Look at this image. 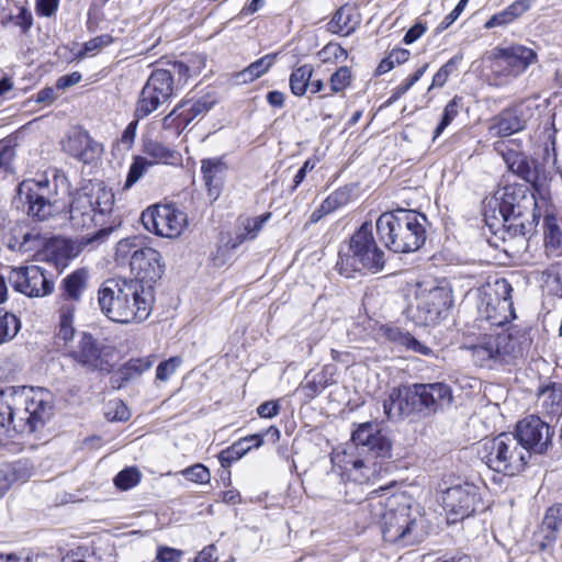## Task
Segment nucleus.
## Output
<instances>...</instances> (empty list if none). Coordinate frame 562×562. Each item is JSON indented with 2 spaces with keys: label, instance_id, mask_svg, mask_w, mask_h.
<instances>
[{
  "label": "nucleus",
  "instance_id": "obj_1",
  "mask_svg": "<svg viewBox=\"0 0 562 562\" xmlns=\"http://www.w3.org/2000/svg\"><path fill=\"white\" fill-rule=\"evenodd\" d=\"M361 512L371 522L381 525L383 539L390 543L412 546L427 535L424 518L402 494H390L387 488L373 491L360 503Z\"/></svg>",
  "mask_w": 562,
  "mask_h": 562
},
{
  "label": "nucleus",
  "instance_id": "obj_2",
  "mask_svg": "<svg viewBox=\"0 0 562 562\" xmlns=\"http://www.w3.org/2000/svg\"><path fill=\"white\" fill-rule=\"evenodd\" d=\"M352 443L331 460L341 469V475L358 484L373 482L382 472L378 459L391 457V442L381 432L378 424L363 423L352 432Z\"/></svg>",
  "mask_w": 562,
  "mask_h": 562
},
{
  "label": "nucleus",
  "instance_id": "obj_3",
  "mask_svg": "<svg viewBox=\"0 0 562 562\" xmlns=\"http://www.w3.org/2000/svg\"><path fill=\"white\" fill-rule=\"evenodd\" d=\"M102 313L120 324L146 321L155 302L154 286L139 280L110 279L98 292Z\"/></svg>",
  "mask_w": 562,
  "mask_h": 562
},
{
  "label": "nucleus",
  "instance_id": "obj_4",
  "mask_svg": "<svg viewBox=\"0 0 562 562\" xmlns=\"http://www.w3.org/2000/svg\"><path fill=\"white\" fill-rule=\"evenodd\" d=\"M530 344L528 330L508 327L470 337L462 348L469 352L475 366L495 369L521 357Z\"/></svg>",
  "mask_w": 562,
  "mask_h": 562
},
{
  "label": "nucleus",
  "instance_id": "obj_5",
  "mask_svg": "<svg viewBox=\"0 0 562 562\" xmlns=\"http://www.w3.org/2000/svg\"><path fill=\"white\" fill-rule=\"evenodd\" d=\"M426 217L413 210L384 212L375 226L380 240L393 252L418 250L426 241Z\"/></svg>",
  "mask_w": 562,
  "mask_h": 562
},
{
  "label": "nucleus",
  "instance_id": "obj_6",
  "mask_svg": "<svg viewBox=\"0 0 562 562\" xmlns=\"http://www.w3.org/2000/svg\"><path fill=\"white\" fill-rule=\"evenodd\" d=\"M67 190V178L54 170L52 177L41 175L23 180L16 189L15 202L29 216L45 221L63 209L61 194Z\"/></svg>",
  "mask_w": 562,
  "mask_h": 562
},
{
  "label": "nucleus",
  "instance_id": "obj_7",
  "mask_svg": "<svg viewBox=\"0 0 562 562\" xmlns=\"http://www.w3.org/2000/svg\"><path fill=\"white\" fill-rule=\"evenodd\" d=\"M384 265V251L379 248L373 237L372 225L364 222L353 233L347 248L340 250L336 267L341 276L352 278L355 273L364 270L380 272Z\"/></svg>",
  "mask_w": 562,
  "mask_h": 562
},
{
  "label": "nucleus",
  "instance_id": "obj_8",
  "mask_svg": "<svg viewBox=\"0 0 562 562\" xmlns=\"http://www.w3.org/2000/svg\"><path fill=\"white\" fill-rule=\"evenodd\" d=\"M477 453L488 469L505 475L521 472L531 456L510 432L484 438L479 442Z\"/></svg>",
  "mask_w": 562,
  "mask_h": 562
},
{
  "label": "nucleus",
  "instance_id": "obj_9",
  "mask_svg": "<svg viewBox=\"0 0 562 562\" xmlns=\"http://www.w3.org/2000/svg\"><path fill=\"white\" fill-rule=\"evenodd\" d=\"M408 297L407 317L419 326L437 324L452 305L450 289L432 283H417Z\"/></svg>",
  "mask_w": 562,
  "mask_h": 562
},
{
  "label": "nucleus",
  "instance_id": "obj_10",
  "mask_svg": "<svg viewBox=\"0 0 562 562\" xmlns=\"http://www.w3.org/2000/svg\"><path fill=\"white\" fill-rule=\"evenodd\" d=\"M512 291L510 283L505 279L482 285L476 292L479 321L499 328L514 318Z\"/></svg>",
  "mask_w": 562,
  "mask_h": 562
},
{
  "label": "nucleus",
  "instance_id": "obj_11",
  "mask_svg": "<svg viewBox=\"0 0 562 562\" xmlns=\"http://www.w3.org/2000/svg\"><path fill=\"white\" fill-rule=\"evenodd\" d=\"M537 60V53L520 44L496 47L491 54L488 85L497 88L504 87L522 75Z\"/></svg>",
  "mask_w": 562,
  "mask_h": 562
},
{
  "label": "nucleus",
  "instance_id": "obj_12",
  "mask_svg": "<svg viewBox=\"0 0 562 562\" xmlns=\"http://www.w3.org/2000/svg\"><path fill=\"white\" fill-rule=\"evenodd\" d=\"M16 393L26 398V403L13 411V431L32 434L43 427L52 414V395L44 389L27 386L15 387Z\"/></svg>",
  "mask_w": 562,
  "mask_h": 562
},
{
  "label": "nucleus",
  "instance_id": "obj_13",
  "mask_svg": "<svg viewBox=\"0 0 562 562\" xmlns=\"http://www.w3.org/2000/svg\"><path fill=\"white\" fill-rule=\"evenodd\" d=\"M114 193L102 182L94 184L90 192L78 191L70 204V222L75 228L83 229L93 225L97 214L113 210Z\"/></svg>",
  "mask_w": 562,
  "mask_h": 562
},
{
  "label": "nucleus",
  "instance_id": "obj_14",
  "mask_svg": "<svg viewBox=\"0 0 562 562\" xmlns=\"http://www.w3.org/2000/svg\"><path fill=\"white\" fill-rule=\"evenodd\" d=\"M173 76L169 69H156L143 87L134 115L144 119L166 103L173 94Z\"/></svg>",
  "mask_w": 562,
  "mask_h": 562
},
{
  "label": "nucleus",
  "instance_id": "obj_15",
  "mask_svg": "<svg viewBox=\"0 0 562 562\" xmlns=\"http://www.w3.org/2000/svg\"><path fill=\"white\" fill-rule=\"evenodd\" d=\"M140 218L148 232L166 238L179 237L188 226L187 214L171 204L149 206Z\"/></svg>",
  "mask_w": 562,
  "mask_h": 562
},
{
  "label": "nucleus",
  "instance_id": "obj_16",
  "mask_svg": "<svg viewBox=\"0 0 562 562\" xmlns=\"http://www.w3.org/2000/svg\"><path fill=\"white\" fill-rule=\"evenodd\" d=\"M441 501L450 524L471 516L482 505L480 487L470 482L448 487L442 493Z\"/></svg>",
  "mask_w": 562,
  "mask_h": 562
},
{
  "label": "nucleus",
  "instance_id": "obj_17",
  "mask_svg": "<svg viewBox=\"0 0 562 562\" xmlns=\"http://www.w3.org/2000/svg\"><path fill=\"white\" fill-rule=\"evenodd\" d=\"M9 281L13 289L30 297H42L52 293L54 283L45 271L35 265L12 268Z\"/></svg>",
  "mask_w": 562,
  "mask_h": 562
},
{
  "label": "nucleus",
  "instance_id": "obj_18",
  "mask_svg": "<svg viewBox=\"0 0 562 562\" xmlns=\"http://www.w3.org/2000/svg\"><path fill=\"white\" fill-rule=\"evenodd\" d=\"M513 434L529 452L543 453L551 443L553 430L540 417L530 415L518 422Z\"/></svg>",
  "mask_w": 562,
  "mask_h": 562
},
{
  "label": "nucleus",
  "instance_id": "obj_19",
  "mask_svg": "<svg viewBox=\"0 0 562 562\" xmlns=\"http://www.w3.org/2000/svg\"><path fill=\"white\" fill-rule=\"evenodd\" d=\"M413 411L436 412L452 401L451 389L445 383L414 384L407 387Z\"/></svg>",
  "mask_w": 562,
  "mask_h": 562
},
{
  "label": "nucleus",
  "instance_id": "obj_20",
  "mask_svg": "<svg viewBox=\"0 0 562 562\" xmlns=\"http://www.w3.org/2000/svg\"><path fill=\"white\" fill-rule=\"evenodd\" d=\"M63 149L69 156L83 164H91L102 154V145L81 128L71 130L61 143Z\"/></svg>",
  "mask_w": 562,
  "mask_h": 562
},
{
  "label": "nucleus",
  "instance_id": "obj_21",
  "mask_svg": "<svg viewBox=\"0 0 562 562\" xmlns=\"http://www.w3.org/2000/svg\"><path fill=\"white\" fill-rule=\"evenodd\" d=\"M130 268L134 278L143 283L150 284L160 279L164 266L160 254L151 247H143L133 256Z\"/></svg>",
  "mask_w": 562,
  "mask_h": 562
},
{
  "label": "nucleus",
  "instance_id": "obj_22",
  "mask_svg": "<svg viewBox=\"0 0 562 562\" xmlns=\"http://www.w3.org/2000/svg\"><path fill=\"white\" fill-rule=\"evenodd\" d=\"M213 104L214 101L210 97L183 101L162 120V126L164 128H169L176 123L177 127L184 128L195 117L210 111Z\"/></svg>",
  "mask_w": 562,
  "mask_h": 562
},
{
  "label": "nucleus",
  "instance_id": "obj_23",
  "mask_svg": "<svg viewBox=\"0 0 562 562\" xmlns=\"http://www.w3.org/2000/svg\"><path fill=\"white\" fill-rule=\"evenodd\" d=\"M68 355L80 364L92 369H102L104 366L101 348L93 337L86 333L79 335L77 345L69 348Z\"/></svg>",
  "mask_w": 562,
  "mask_h": 562
},
{
  "label": "nucleus",
  "instance_id": "obj_24",
  "mask_svg": "<svg viewBox=\"0 0 562 562\" xmlns=\"http://www.w3.org/2000/svg\"><path fill=\"white\" fill-rule=\"evenodd\" d=\"M562 521V504L550 506L543 517L541 526L533 535L536 546L544 551L557 539L558 528Z\"/></svg>",
  "mask_w": 562,
  "mask_h": 562
},
{
  "label": "nucleus",
  "instance_id": "obj_25",
  "mask_svg": "<svg viewBox=\"0 0 562 562\" xmlns=\"http://www.w3.org/2000/svg\"><path fill=\"white\" fill-rule=\"evenodd\" d=\"M142 151L143 156L147 157L153 166H179L182 162V156L179 151L151 138L143 139Z\"/></svg>",
  "mask_w": 562,
  "mask_h": 562
},
{
  "label": "nucleus",
  "instance_id": "obj_26",
  "mask_svg": "<svg viewBox=\"0 0 562 562\" xmlns=\"http://www.w3.org/2000/svg\"><path fill=\"white\" fill-rule=\"evenodd\" d=\"M27 397L16 393L15 386L0 391V435L13 431V411L26 403Z\"/></svg>",
  "mask_w": 562,
  "mask_h": 562
},
{
  "label": "nucleus",
  "instance_id": "obj_27",
  "mask_svg": "<svg viewBox=\"0 0 562 562\" xmlns=\"http://www.w3.org/2000/svg\"><path fill=\"white\" fill-rule=\"evenodd\" d=\"M226 164L221 157L206 158L201 161V172L209 195L217 199L221 191V177L226 170Z\"/></svg>",
  "mask_w": 562,
  "mask_h": 562
},
{
  "label": "nucleus",
  "instance_id": "obj_28",
  "mask_svg": "<svg viewBox=\"0 0 562 562\" xmlns=\"http://www.w3.org/2000/svg\"><path fill=\"white\" fill-rule=\"evenodd\" d=\"M524 128V122L514 110L507 109L491 120L488 133L493 137H506Z\"/></svg>",
  "mask_w": 562,
  "mask_h": 562
},
{
  "label": "nucleus",
  "instance_id": "obj_29",
  "mask_svg": "<svg viewBox=\"0 0 562 562\" xmlns=\"http://www.w3.org/2000/svg\"><path fill=\"white\" fill-rule=\"evenodd\" d=\"M87 271L79 269L64 279V292L59 300V306H64L66 303H70L76 308V303L80 301L82 292L87 286Z\"/></svg>",
  "mask_w": 562,
  "mask_h": 562
},
{
  "label": "nucleus",
  "instance_id": "obj_30",
  "mask_svg": "<svg viewBox=\"0 0 562 562\" xmlns=\"http://www.w3.org/2000/svg\"><path fill=\"white\" fill-rule=\"evenodd\" d=\"M359 23L358 12L350 5H344L335 12L328 23V30L331 33L348 36L357 29Z\"/></svg>",
  "mask_w": 562,
  "mask_h": 562
},
{
  "label": "nucleus",
  "instance_id": "obj_31",
  "mask_svg": "<svg viewBox=\"0 0 562 562\" xmlns=\"http://www.w3.org/2000/svg\"><path fill=\"white\" fill-rule=\"evenodd\" d=\"M384 414L390 419L401 418L413 412L411 398H407V387H394L383 402Z\"/></svg>",
  "mask_w": 562,
  "mask_h": 562
},
{
  "label": "nucleus",
  "instance_id": "obj_32",
  "mask_svg": "<svg viewBox=\"0 0 562 562\" xmlns=\"http://www.w3.org/2000/svg\"><path fill=\"white\" fill-rule=\"evenodd\" d=\"M75 307L70 303L59 306V324L55 336V344L58 348H65L69 351L70 342L75 337V328L72 324Z\"/></svg>",
  "mask_w": 562,
  "mask_h": 562
},
{
  "label": "nucleus",
  "instance_id": "obj_33",
  "mask_svg": "<svg viewBox=\"0 0 562 562\" xmlns=\"http://www.w3.org/2000/svg\"><path fill=\"white\" fill-rule=\"evenodd\" d=\"M537 397L543 413L552 416L562 415V384L551 383L540 387Z\"/></svg>",
  "mask_w": 562,
  "mask_h": 562
},
{
  "label": "nucleus",
  "instance_id": "obj_34",
  "mask_svg": "<svg viewBox=\"0 0 562 562\" xmlns=\"http://www.w3.org/2000/svg\"><path fill=\"white\" fill-rule=\"evenodd\" d=\"M530 9L529 0H518L509 4L503 11L493 14L484 24L487 30L505 26L513 23Z\"/></svg>",
  "mask_w": 562,
  "mask_h": 562
},
{
  "label": "nucleus",
  "instance_id": "obj_35",
  "mask_svg": "<svg viewBox=\"0 0 562 562\" xmlns=\"http://www.w3.org/2000/svg\"><path fill=\"white\" fill-rule=\"evenodd\" d=\"M562 220L553 213H547L543 217V237L546 250L555 254L562 245Z\"/></svg>",
  "mask_w": 562,
  "mask_h": 562
},
{
  "label": "nucleus",
  "instance_id": "obj_36",
  "mask_svg": "<svg viewBox=\"0 0 562 562\" xmlns=\"http://www.w3.org/2000/svg\"><path fill=\"white\" fill-rule=\"evenodd\" d=\"M277 54H267L236 75L238 83H247L265 75L276 61Z\"/></svg>",
  "mask_w": 562,
  "mask_h": 562
},
{
  "label": "nucleus",
  "instance_id": "obj_37",
  "mask_svg": "<svg viewBox=\"0 0 562 562\" xmlns=\"http://www.w3.org/2000/svg\"><path fill=\"white\" fill-rule=\"evenodd\" d=\"M503 145V143L495 144V148L501 151L508 169L512 170L514 173L518 175L519 177H521L522 179H528L531 173V168L529 161L527 160V157L524 154L513 149L503 150L501 149Z\"/></svg>",
  "mask_w": 562,
  "mask_h": 562
},
{
  "label": "nucleus",
  "instance_id": "obj_38",
  "mask_svg": "<svg viewBox=\"0 0 562 562\" xmlns=\"http://www.w3.org/2000/svg\"><path fill=\"white\" fill-rule=\"evenodd\" d=\"M313 67L311 65H303L297 67L290 75V89L296 97H302L306 93L310 80L313 75Z\"/></svg>",
  "mask_w": 562,
  "mask_h": 562
},
{
  "label": "nucleus",
  "instance_id": "obj_39",
  "mask_svg": "<svg viewBox=\"0 0 562 562\" xmlns=\"http://www.w3.org/2000/svg\"><path fill=\"white\" fill-rule=\"evenodd\" d=\"M142 248V239L137 236L121 239L115 248L116 262L119 265H130V261L133 260V256Z\"/></svg>",
  "mask_w": 562,
  "mask_h": 562
},
{
  "label": "nucleus",
  "instance_id": "obj_40",
  "mask_svg": "<svg viewBox=\"0 0 562 562\" xmlns=\"http://www.w3.org/2000/svg\"><path fill=\"white\" fill-rule=\"evenodd\" d=\"M497 199L488 198L484 205V221L492 231L505 227L510 218L498 209Z\"/></svg>",
  "mask_w": 562,
  "mask_h": 562
},
{
  "label": "nucleus",
  "instance_id": "obj_41",
  "mask_svg": "<svg viewBox=\"0 0 562 562\" xmlns=\"http://www.w3.org/2000/svg\"><path fill=\"white\" fill-rule=\"evenodd\" d=\"M155 361L156 357L154 355L140 358H132L123 364V367L120 369V373L125 380L132 379L149 370L154 366Z\"/></svg>",
  "mask_w": 562,
  "mask_h": 562
},
{
  "label": "nucleus",
  "instance_id": "obj_42",
  "mask_svg": "<svg viewBox=\"0 0 562 562\" xmlns=\"http://www.w3.org/2000/svg\"><path fill=\"white\" fill-rule=\"evenodd\" d=\"M151 167L154 166L147 157L143 155L134 156L126 176L124 189L132 188Z\"/></svg>",
  "mask_w": 562,
  "mask_h": 562
},
{
  "label": "nucleus",
  "instance_id": "obj_43",
  "mask_svg": "<svg viewBox=\"0 0 562 562\" xmlns=\"http://www.w3.org/2000/svg\"><path fill=\"white\" fill-rule=\"evenodd\" d=\"M491 199H497L498 209L505 213L509 218L515 217L517 214H519V211H517V203H516V194L514 192V189L510 187H506L503 189L497 190Z\"/></svg>",
  "mask_w": 562,
  "mask_h": 562
},
{
  "label": "nucleus",
  "instance_id": "obj_44",
  "mask_svg": "<svg viewBox=\"0 0 562 562\" xmlns=\"http://www.w3.org/2000/svg\"><path fill=\"white\" fill-rule=\"evenodd\" d=\"M20 328V319L14 314L0 311V345L13 339Z\"/></svg>",
  "mask_w": 562,
  "mask_h": 562
},
{
  "label": "nucleus",
  "instance_id": "obj_45",
  "mask_svg": "<svg viewBox=\"0 0 562 562\" xmlns=\"http://www.w3.org/2000/svg\"><path fill=\"white\" fill-rule=\"evenodd\" d=\"M188 481L195 484H209L211 481V472L209 468L202 463H195L178 472Z\"/></svg>",
  "mask_w": 562,
  "mask_h": 562
},
{
  "label": "nucleus",
  "instance_id": "obj_46",
  "mask_svg": "<svg viewBox=\"0 0 562 562\" xmlns=\"http://www.w3.org/2000/svg\"><path fill=\"white\" fill-rule=\"evenodd\" d=\"M112 43L113 37L109 34L95 36L83 44L82 50L77 54V57L83 58L87 56H94Z\"/></svg>",
  "mask_w": 562,
  "mask_h": 562
},
{
  "label": "nucleus",
  "instance_id": "obj_47",
  "mask_svg": "<svg viewBox=\"0 0 562 562\" xmlns=\"http://www.w3.org/2000/svg\"><path fill=\"white\" fill-rule=\"evenodd\" d=\"M352 82V74L349 67H339L329 78V86L333 93L344 92Z\"/></svg>",
  "mask_w": 562,
  "mask_h": 562
},
{
  "label": "nucleus",
  "instance_id": "obj_48",
  "mask_svg": "<svg viewBox=\"0 0 562 562\" xmlns=\"http://www.w3.org/2000/svg\"><path fill=\"white\" fill-rule=\"evenodd\" d=\"M142 474L136 468H126L114 477L115 486L121 491H128L140 482Z\"/></svg>",
  "mask_w": 562,
  "mask_h": 562
},
{
  "label": "nucleus",
  "instance_id": "obj_49",
  "mask_svg": "<svg viewBox=\"0 0 562 562\" xmlns=\"http://www.w3.org/2000/svg\"><path fill=\"white\" fill-rule=\"evenodd\" d=\"M350 200V193L346 189H338L329 194L322 203L321 210L324 213H331L346 205Z\"/></svg>",
  "mask_w": 562,
  "mask_h": 562
},
{
  "label": "nucleus",
  "instance_id": "obj_50",
  "mask_svg": "<svg viewBox=\"0 0 562 562\" xmlns=\"http://www.w3.org/2000/svg\"><path fill=\"white\" fill-rule=\"evenodd\" d=\"M326 387H328L326 380H323L317 373L311 379L306 376V382L301 385V392L306 401H311L319 395Z\"/></svg>",
  "mask_w": 562,
  "mask_h": 562
},
{
  "label": "nucleus",
  "instance_id": "obj_51",
  "mask_svg": "<svg viewBox=\"0 0 562 562\" xmlns=\"http://www.w3.org/2000/svg\"><path fill=\"white\" fill-rule=\"evenodd\" d=\"M105 416L111 422H125L130 418V409L121 400H112L105 406Z\"/></svg>",
  "mask_w": 562,
  "mask_h": 562
},
{
  "label": "nucleus",
  "instance_id": "obj_52",
  "mask_svg": "<svg viewBox=\"0 0 562 562\" xmlns=\"http://www.w3.org/2000/svg\"><path fill=\"white\" fill-rule=\"evenodd\" d=\"M461 57L454 56L449 59L443 66H441L438 71L434 75L431 86L429 90L432 88H441L448 81L450 75L454 71L457 65L460 63Z\"/></svg>",
  "mask_w": 562,
  "mask_h": 562
},
{
  "label": "nucleus",
  "instance_id": "obj_53",
  "mask_svg": "<svg viewBox=\"0 0 562 562\" xmlns=\"http://www.w3.org/2000/svg\"><path fill=\"white\" fill-rule=\"evenodd\" d=\"M270 217L271 213L267 212L259 216L247 218L244 224V239H255L262 229L263 225L270 220Z\"/></svg>",
  "mask_w": 562,
  "mask_h": 562
},
{
  "label": "nucleus",
  "instance_id": "obj_54",
  "mask_svg": "<svg viewBox=\"0 0 562 562\" xmlns=\"http://www.w3.org/2000/svg\"><path fill=\"white\" fill-rule=\"evenodd\" d=\"M428 64L423 65L413 75L405 79L402 83L396 86L392 91L391 101L400 99L405 94L426 72Z\"/></svg>",
  "mask_w": 562,
  "mask_h": 562
},
{
  "label": "nucleus",
  "instance_id": "obj_55",
  "mask_svg": "<svg viewBox=\"0 0 562 562\" xmlns=\"http://www.w3.org/2000/svg\"><path fill=\"white\" fill-rule=\"evenodd\" d=\"M458 115V102L457 99H452L443 109L441 121L439 122L438 126L435 130L434 139L439 137L443 131L450 125V123L457 117Z\"/></svg>",
  "mask_w": 562,
  "mask_h": 562
},
{
  "label": "nucleus",
  "instance_id": "obj_56",
  "mask_svg": "<svg viewBox=\"0 0 562 562\" xmlns=\"http://www.w3.org/2000/svg\"><path fill=\"white\" fill-rule=\"evenodd\" d=\"M181 357H171L166 361L160 362L156 369V379L159 381H167L181 366Z\"/></svg>",
  "mask_w": 562,
  "mask_h": 562
},
{
  "label": "nucleus",
  "instance_id": "obj_57",
  "mask_svg": "<svg viewBox=\"0 0 562 562\" xmlns=\"http://www.w3.org/2000/svg\"><path fill=\"white\" fill-rule=\"evenodd\" d=\"M250 450V447H243V442H235L231 448L223 450L218 459L223 467L231 464L234 461L240 459Z\"/></svg>",
  "mask_w": 562,
  "mask_h": 562
},
{
  "label": "nucleus",
  "instance_id": "obj_58",
  "mask_svg": "<svg viewBox=\"0 0 562 562\" xmlns=\"http://www.w3.org/2000/svg\"><path fill=\"white\" fill-rule=\"evenodd\" d=\"M112 232H113L112 227L101 228L92 235L82 236L78 240L79 246H80V248H85V247L94 248L97 246H100L109 238V236L111 235Z\"/></svg>",
  "mask_w": 562,
  "mask_h": 562
},
{
  "label": "nucleus",
  "instance_id": "obj_59",
  "mask_svg": "<svg viewBox=\"0 0 562 562\" xmlns=\"http://www.w3.org/2000/svg\"><path fill=\"white\" fill-rule=\"evenodd\" d=\"M398 341L400 344L406 346L408 349H412L422 355H428L431 351L430 348L419 342L409 334H400Z\"/></svg>",
  "mask_w": 562,
  "mask_h": 562
},
{
  "label": "nucleus",
  "instance_id": "obj_60",
  "mask_svg": "<svg viewBox=\"0 0 562 562\" xmlns=\"http://www.w3.org/2000/svg\"><path fill=\"white\" fill-rule=\"evenodd\" d=\"M140 119H137V117L134 116V120L127 124V126L125 127V130L122 133L121 143L127 149H130L133 146L134 142H135L136 131H137V126H138V121Z\"/></svg>",
  "mask_w": 562,
  "mask_h": 562
},
{
  "label": "nucleus",
  "instance_id": "obj_61",
  "mask_svg": "<svg viewBox=\"0 0 562 562\" xmlns=\"http://www.w3.org/2000/svg\"><path fill=\"white\" fill-rule=\"evenodd\" d=\"M182 551L169 548L161 547L157 551L156 561L157 562H177L182 558Z\"/></svg>",
  "mask_w": 562,
  "mask_h": 562
},
{
  "label": "nucleus",
  "instance_id": "obj_62",
  "mask_svg": "<svg viewBox=\"0 0 562 562\" xmlns=\"http://www.w3.org/2000/svg\"><path fill=\"white\" fill-rule=\"evenodd\" d=\"M15 157L14 147L11 145H3L0 147V169L10 171L12 162Z\"/></svg>",
  "mask_w": 562,
  "mask_h": 562
},
{
  "label": "nucleus",
  "instance_id": "obj_63",
  "mask_svg": "<svg viewBox=\"0 0 562 562\" xmlns=\"http://www.w3.org/2000/svg\"><path fill=\"white\" fill-rule=\"evenodd\" d=\"M280 412V404L278 401H268L257 407V414L262 418H273Z\"/></svg>",
  "mask_w": 562,
  "mask_h": 562
},
{
  "label": "nucleus",
  "instance_id": "obj_64",
  "mask_svg": "<svg viewBox=\"0 0 562 562\" xmlns=\"http://www.w3.org/2000/svg\"><path fill=\"white\" fill-rule=\"evenodd\" d=\"M467 4V0H460L456 8L440 22L439 29H448L460 16Z\"/></svg>",
  "mask_w": 562,
  "mask_h": 562
}]
</instances>
